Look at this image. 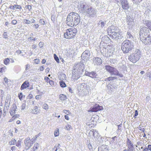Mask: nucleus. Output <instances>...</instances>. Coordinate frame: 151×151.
Here are the masks:
<instances>
[{
	"mask_svg": "<svg viewBox=\"0 0 151 151\" xmlns=\"http://www.w3.org/2000/svg\"><path fill=\"white\" fill-rule=\"evenodd\" d=\"M85 75L92 78H96L97 76L96 73L94 72H86Z\"/></svg>",
	"mask_w": 151,
	"mask_h": 151,
	"instance_id": "5701e85b",
	"label": "nucleus"
},
{
	"mask_svg": "<svg viewBox=\"0 0 151 151\" xmlns=\"http://www.w3.org/2000/svg\"><path fill=\"white\" fill-rule=\"evenodd\" d=\"M120 2L122 8L124 9H127L129 8V6L127 0H120Z\"/></svg>",
	"mask_w": 151,
	"mask_h": 151,
	"instance_id": "2eb2a0df",
	"label": "nucleus"
},
{
	"mask_svg": "<svg viewBox=\"0 0 151 151\" xmlns=\"http://www.w3.org/2000/svg\"><path fill=\"white\" fill-rule=\"evenodd\" d=\"M29 83L28 81H25L22 84L21 86L20 89L22 90L23 89L26 88L29 86Z\"/></svg>",
	"mask_w": 151,
	"mask_h": 151,
	"instance_id": "b1692460",
	"label": "nucleus"
},
{
	"mask_svg": "<svg viewBox=\"0 0 151 151\" xmlns=\"http://www.w3.org/2000/svg\"><path fill=\"white\" fill-rule=\"evenodd\" d=\"M145 25L147 26L149 29L151 31V21L146 20L144 22Z\"/></svg>",
	"mask_w": 151,
	"mask_h": 151,
	"instance_id": "a878e982",
	"label": "nucleus"
},
{
	"mask_svg": "<svg viewBox=\"0 0 151 151\" xmlns=\"http://www.w3.org/2000/svg\"><path fill=\"white\" fill-rule=\"evenodd\" d=\"M127 38L129 39H132L133 38V36L131 34V33L128 32L127 34Z\"/></svg>",
	"mask_w": 151,
	"mask_h": 151,
	"instance_id": "f704fd0d",
	"label": "nucleus"
},
{
	"mask_svg": "<svg viewBox=\"0 0 151 151\" xmlns=\"http://www.w3.org/2000/svg\"><path fill=\"white\" fill-rule=\"evenodd\" d=\"M127 144L128 146V149L130 151H132L133 149V145L131 141L128 139L127 141Z\"/></svg>",
	"mask_w": 151,
	"mask_h": 151,
	"instance_id": "4be33fe9",
	"label": "nucleus"
},
{
	"mask_svg": "<svg viewBox=\"0 0 151 151\" xmlns=\"http://www.w3.org/2000/svg\"><path fill=\"white\" fill-rule=\"evenodd\" d=\"M26 104L25 103H23L22 104L21 106L22 110H23L25 108Z\"/></svg>",
	"mask_w": 151,
	"mask_h": 151,
	"instance_id": "5fc2aeb1",
	"label": "nucleus"
},
{
	"mask_svg": "<svg viewBox=\"0 0 151 151\" xmlns=\"http://www.w3.org/2000/svg\"><path fill=\"white\" fill-rule=\"evenodd\" d=\"M71 127V126L70 125H68L65 127L66 129L67 130H70Z\"/></svg>",
	"mask_w": 151,
	"mask_h": 151,
	"instance_id": "052dcab7",
	"label": "nucleus"
},
{
	"mask_svg": "<svg viewBox=\"0 0 151 151\" xmlns=\"http://www.w3.org/2000/svg\"><path fill=\"white\" fill-rule=\"evenodd\" d=\"M23 95L22 93H20V94H18V97L20 100H22V99L23 97Z\"/></svg>",
	"mask_w": 151,
	"mask_h": 151,
	"instance_id": "3c124183",
	"label": "nucleus"
},
{
	"mask_svg": "<svg viewBox=\"0 0 151 151\" xmlns=\"http://www.w3.org/2000/svg\"><path fill=\"white\" fill-rule=\"evenodd\" d=\"M102 109L103 107L102 106H99L98 104H96L93 108H90V111L96 112Z\"/></svg>",
	"mask_w": 151,
	"mask_h": 151,
	"instance_id": "ddd939ff",
	"label": "nucleus"
},
{
	"mask_svg": "<svg viewBox=\"0 0 151 151\" xmlns=\"http://www.w3.org/2000/svg\"><path fill=\"white\" fill-rule=\"evenodd\" d=\"M88 8V5L83 2H81L78 6V8L79 12L82 13H86Z\"/></svg>",
	"mask_w": 151,
	"mask_h": 151,
	"instance_id": "6e6552de",
	"label": "nucleus"
},
{
	"mask_svg": "<svg viewBox=\"0 0 151 151\" xmlns=\"http://www.w3.org/2000/svg\"><path fill=\"white\" fill-rule=\"evenodd\" d=\"M39 147V145L37 143H35L34 147L31 149V151H35L37 150Z\"/></svg>",
	"mask_w": 151,
	"mask_h": 151,
	"instance_id": "7c9ffc66",
	"label": "nucleus"
},
{
	"mask_svg": "<svg viewBox=\"0 0 151 151\" xmlns=\"http://www.w3.org/2000/svg\"><path fill=\"white\" fill-rule=\"evenodd\" d=\"M106 21H103L102 20L100 21L99 23V24L100 25V27L101 28H103L105 26L106 24Z\"/></svg>",
	"mask_w": 151,
	"mask_h": 151,
	"instance_id": "c756f323",
	"label": "nucleus"
},
{
	"mask_svg": "<svg viewBox=\"0 0 151 151\" xmlns=\"http://www.w3.org/2000/svg\"><path fill=\"white\" fill-rule=\"evenodd\" d=\"M139 36L141 41L145 44H149L150 43L151 37L147 28L143 27L140 29Z\"/></svg>",
	"mask_w": 151,
	"mask_h": 151,
	"instance_id": "f03ea898",
	"label": "nucleus"
},
{
	"mask_svg": "<svg viewBox=\"0 0 151 151\" xmlns=\"http://www.w3.org/2000/svg\"><path fill=\"white\" fill-rule=\"evenodd\" d=\"M98 151H109L108 147L106 145H102L99 147Z\"/></svg>",
	"mask_w": 151,
	"mask_h": 151,
	"instance_id": "412c9836",
	"label": "nucleus"
},
{
	"mask_svg": "<svg viewBox=\"0 0 151 151\" xmlns=\"http://www.w3.org/2000/svg\"><path fill=\"white\" fill-rule=\"evenodd\" d=\"M40 61L39 59H36L34 60V62L36 64H38L39 63Z\"/></svg>",
	"mask_w": 151,
	"mask_h": 151,
	"instance_id": "4d7b16f0",
	"label": "nucleus"
},
{
	"mask_svg": "<svg viewBox=\"0 0 151 151\" xmlns=\"http://www.w3.org/2000/svg\"><path fill=\"white\" fill-rule=\"evenodd\" d=\"M17 107L14 105L10 109V114L11 116L13 115L15 113Z\"/></svg>",
	"mask_w": 151,
	"mask_h": 151,
	"instance_id": "bb28decb",
	"label": "nucleus"
},
{
	"mask_svg": "<svg viewBox=\"0 0 151 151\" xmlns=\"http://www.w3.org/2000/svg\"><path fill=\"white\" fill-rule=\"evenodd\" d=\"M37 39L36 38H33L32 37H30L27 39V40L28 41H30L31 40H33L35 41Z\"/></svg>",
	"mask_w": 151,
	"mask_h": 151,
	"instance_id": "37998d69",
	"label": "nucleus"
},
{
	"mask_svg": "<svg viewBox=\"0 0 151 151\" xmlns=\"http://www.w3.org/2000/svg\"><path fill=\"white\" fill-rule=\"evenodd\" d=\"M102 60L100 58L96 57L93 59V63L95 65H100L102 64Z\"/></svg>",
	"mask_w": 151,
	"mask_h": 151,
	"instance_id": "dca6fc26",
	"label": "nucleus"
},
{
	"mask_svg": "<svg viewBox=\"0 0 151 151\" xmlns=\"http://www.w3.org/2000/svg\"><path fill=\"white\" fill-rule=\"evenodd\" d=\"M133 1H134V3H135V4H137L138 3H139L141 2L142 0H133Z\"/></svg>",
	"mask_w": 151,
	"mask_h": 151,
	"instance_id": "6e6d98bb",
	"label": "nucleus"
},
{
	"mask_svg": "<svg viewBox=\"0 0 151 151\" xmlns=\"http://www.w3.org/2000/svg\"><path fill=\"white\" fill-rule=\"evenodd\" d=\"M102 54L106 57H109L111 56L114 52L113 48L110 46L106 48L103 47L101 50Z\"/></svg>",
	"mask_w": 151,
	"mask_h": 151,
	"instance_id": "0eeeda50",
	"label": "nucleus"
},
{
	"mask_svg": "<svg viewBox=\"0 0 151 151\" xmlns=\"http://www.w3.org/2000/svg\"><path fill=\"white\" fill-rule=\"evenodd\" d=\"M44 68L43 66H41L39 68L38 70H39L41 71H43L44 70Z\"/></svg>",
	"mask_w": 151,
	"mask_h": 151,
	"instance_id": "680f3d73",
	"label": "nucleus"
},
{
	"mask_svg": "<svg viewBox=\"0 0 151 151\" xmlns=\"http://www.w3.org/2000/svg\"><path fill=\"white\" fill-rule=\"evenodd\" d=\"M109 36L112 39H115L116 40L120 39L122 37L121 35H120L119 32H116V33H114L112 35L111 34Z\"/></svg>",
	"mask_w": 151,
	"mask_h": 151,
	"instance_id": "f3484780",
	"label": "nucleus"
},
{
	"mask_svg": "<svg viewBox=\"0 0 151 151\" xmlns=\"http://www.w3.org/2000/svg\"><path fill=\"white\" fill-rule=\"evenodd\" d=\"M90 55V52L88 50H86L82 53L81 57L82 58L83 60H87L89 58Z\"/></svg>",
	"mask_w": 151,
	"mask_h": 151,
	"instance_id": "4468645a",
	"label": "nucleus"
},
{
	"mask_svg": "<svg viewBox=\"0 0 151 151\" xmlns=\"http://www.w3.org/2000/svg\"><path fill=\"white\" fill-rule=\"evenodd\" d=\"M147 76L149 77L150 78L151 80V73H149L147 74Z\"/></svg>",
	"mask_w": 151,
	"mask_h": 151,
	"instance_id": "e2e57ef3",
	"label": "nucleus"
},
{
	"mask_svg": "<svg viewBox=\"0 0 151 151\" xmlns=\"http://www.w3.org/2000/svg\"><path fill=\"white\" fill-rule=\"evenodd\" d=\"M141 56V51L137 49L129 57V60L134 63L138 61Z\"/></svg>",
	"mask_w": 151,
	"mask_h": 151,
	"instance_id": "423d86ee",
	"label": "nucleus"
},
{
	"mask_svg": "<svg viewBox=\"0 0 151 151\" xmlns=\"http://www.w3.org/2000/svg\"><path fill=\"white\" fill-rule=\"evenodd\" d=\"M147 148L148 150L151 151V145H148Z\"/></svg>",
	"mask_w": 151,
	"mask_h": 151,
	"instance_id": "774afa93",
	"label": "nucleus"
},
{
	"mask_svg": "<svg viewBox=\"0 0 151 151\" xmlns=\"http://www.w3.org/2000/svg\"><path fill=\"white\" fill-rule=\"evenodd\" d=\"M16 142V140L14 139H12L11 140L9 141V145H14L15 142Z\"/></svg>",
	"mask_w": 151,
	"mask_h": 151,
	"instance_id": "c9c22d12",
	"label": "nucleus"
},
{
	"mask_svg": "<svg viewBox=\"0 0 151 151\" xmlns=\"http://www.w3.org/2000/svg\"><path fill=\"white\" fill-rule=\"evenodd\" d=\"M10 60L9 58H6L4 60V63L6 65H8L9 63Z\"/></svg>",
	"mask_w": 151,
	"mask_h": 151,
	"instance_id": "4c0bfd02",
	"label": "nucleus"
},
{
	"mask_svg": "<svg viewBox=\"0 0 151 151\" xmlns=\"http://www.w3.org/2000/svg\"><path fill=\"white\" fill-rule=\"evenodd\" d=\"M133 47V43L129 40H124L122 43V49L123 52L127 53Z\"/></svg>",
	"mask_w": 151,
	"mask_h": 151,
	"instance_id": "20e7f679",
	"label": "nucleus"
},
{
	"mask_svg": "<svg viewBox=\"0 0 151 151\" xmlns=\"http://www.w3.org/2000/svg\"><path fill=\"white\" fill-rule=\"evenodd\" d=\"M127 20L128 23L129 22H131V21H132V22L134 21V19L132 18H131L130 16H129L127 17Z\"/></svg>",
	"mask_w": 151,
	"mask_h": 151,
	"instance_id": "e433bc0d",
	"label": "nucleus"
},
{
	"mask_svg": "<svg viewBox=\"0 0 151 151\" xmlns=\"http://www.w3.org/2000/svg\"><path fill=\"white\" fill-rule=\"evenodd\" d=\"M40 23L41 24L44 25L45 24V22L43 19H40L39 21Z\"/></svg>",
	"mask_w": 151,
	"mask_h": 151,
	"instance_id": "864d4df0",
	"label": "nucleus"
},
{
	"mask_svg": "<svg viewBox=\"0 0 151 151\" xmlns=\"http://www.w3.org/2000/svg\"><path fill=\"white\" fill-rule=\"evenodd\" d=\"M110 39L107 36H105L101 38V43H102V44H106L110 42Z\"/></svg>",
	"mask_w": 151,
	"mask_h": 151,
	"instance_id": "6ab92c4d",
	"label": "nucleus"
},
{
	"mask_svg": "<svg viewBox=\"0 0 151 151\" xmlns=\"http://www.w3.org/2000/svg\"><path fill=\"white\" fill-rule=\"evenodd\" d=\"M99 134L98 132L96 130L92 129L90 130L88 134L89 136L91 137H97L99 136Z\"/></svg>",
	"mask_w": 151,
	"mask_h": 151,
	"instance_id": "f8f14e48",
	"label": "nucleus"
},
{
	"mask_svg": "<svg viewBox=\"0 0 151 151\" xmlns=\"http://www.w3.org/2000/svg\"><path fill=\"white\" fill-rule=\"evenodd\" d=\"M9 8L12 10L14 9V6H10L9 7Z\"/></svg>",
	"mask_w": 151,
	"mask_h": 151,
	"instance_id": "69168bd1",
	"label": "nucleus"
},
{
	"mask_svg": "<svg viewBox=\"0 0 151 151\" xmlns=\"http://www.w3.org/2000/svg\"><path fill=\"white\" fill-rule=\"evenodd\" d=\"M63 111L64 113L67 114V115H68L70 113L69 111L65 109L63 110Z\"/></svg>",
	"mask_w": 151,
	"mask_h": 151,
	"instance_id": "09e8293b",
	"label": "nucleus"
},
{
	"mask_svg": "<svg viewBox=\"0 0 151 151\" xmlns=\"http://www.w3.org/2000/svg\"><path fill=\"white\" fill-rule=\"evenodd\" d=\"M54 135L55 137H57L59 136V129H57L54 132Z\"/></svg>",
	"mask_w": 151,
	"mask_h": 151,
	"instance_id": "58836bf2",
	"label": "nucleus"
},
{
	"mask_svg": "<svg viewBox=\"0 0 151 151\" xmlns=\"http://www.w3.org/2000/svg\"><path fill=\"white\" fill-rule=\"evenodd\" d=\"M6 67H5L1 68H0V72L4 73L5 72V70L6 69Z\"/></svg>",
	"mask_w": 151,
	"mask_h": 151,
	"instance_id": "49530a36",
	"label": "nucleus"
},
{
	"mask_svg": "<svg viewBox=\"0 0 151 151\" xmlns=\"http://www.w3.org/2000/svg\"><path fill=\"white\" fill-rule=\"evenodd\" d=\"M116 78V77H109L108 78H106L105 80L106 81H111L114 80Z\"/></svg>",
	"mask_w": 151,
	"mask_h": 151,
	"instance_id": "2f4dec72",
	"label": "nucleus"
},
{
	"mask_svg": "<svg viewBox=\"0 0 151 151\" xmlns=\"http://www.w3.org/2000/svg\"><path fill=\"white\" fill-rule=\"evenodd\" d=\"M10 99L9 96H7L5 103L4 106L6 108L9 107L10 105Z\"/></svg>",
	"mask_w": 151,
	"mask_h": 151,
	"instance_id": "393cba45",
	"label": "nucleus"
},
{
	"mask_svg": "<svg viewBox=\"0 0 151 151\" xmlns=\"http://www.w3.org/2000/svg\"><path fill=\"white\" fill-rule=\"evenodd\" d=\"M5 82L6 83H7L8 82V79L6 77H5L4 78Z\"/></svg>",
	"mask_w": 151,
	"mask_h": 151,
	"instance_id": "338daca9",
	"label": "nucleus"
},
{
	"mask_svg": "<svg viewBox=\"0 0 151 151\" xmlns=\"http://www.w3.org/2000/svg\"><path fill=\"white\" fill-rule=\"evenodd\" d=\"M116 88L115 85L108 84L107 86V88L109 93L111 94L112 92L114 91V89Z\"/></svg>",
	"mask_w": 151,
	"mask_h": 151,
	"instance_id": "a211bd4d",
	"label": "nucleus"
},
{
	"mask_svg": "<svg viewBox=\"0 0 151 151\" xmlns=\"http://www.w3.org/2000/svg\"><path fill=\"white\" fill-rule=\"evenodd\" d=\"M65 75L64 74L62 73L59 76L60 79L64 80L65 78Z\"/></svg>",
	"mask_w": 151,
	"mask_h": 151,
	"instance_id": "79ce46f5",
	"label": "nucleus"
},
{
	"mask_svg": "<svg viewBox=\"0 0 151 151\" xmlns=\"http://www.w3.org/2000/svg\"><path fill=\"white\" fill-rule=\"evenodd\" d=\"M25 8L27 9H28L29 11H30L32 9V6L30 5H27L25 6Z\"/></svg>",
	"mask_w": 151,
	"mask_h": 151,
	"instance_id": "603ef678",
	"label": "nucleus"
},
{
	"mask_svg": "<svg viewBox=\"0 0 151 151\" xmlns=\"http://www.w3.org/2000/svg\"><path fill=\"white\" fill-rule=\"evenodd\" d=\"M77 32V30L75 28H72L67 29L64 34V37L67 39H72L74 37Z\"/></svg>",
	"mask_w": 151,
	"mask_h": 151,
	"instance_id": "39448f33",
	"label": "nucleus"
},
{
	"mask_svg": "<svg viewBox=\"0 0 151 151\" xmlns=\"http://www.w3.org/2000/svg\"><path fill=\"white\" fill-rule=\"evenodd\" d=\"M59 98L61 100H64L66 99V96L63 94H61L59 96Z\"/></svg>",
	"mask_w": 151,
	"mask_h": 151,
	"instance_id": "473e14b6",
	"label": "nucleus"
},
{
	"mask_svg": "<svg viewBox=\"0 0 151 151\" xmlns=\"http://www.w3.org/2000/svg\"><path fill=\"white\" fill-rule=\"evenodd\" d=\"M16 8V9H22V7L20 5H14V9Z\"/></svg>",
	"mask_w": 151,
	"mask_h": 151,
	"instance_id": "de8ad7c7",
	"label": "nucleus"
},
{
	"mask_svg": "<svg viewBox=\"0 0 151 151\" xmlns=\"http://www.w3.org/2000/svg\"><path fill=\"white\" fill-rule=\"evenodd\" d=\"M80 22V17L75 12H71L67 16L66 23L68 25L73 27L78 24Z\"/></svg>",
	"mask_w": 151,
	"mask_h": 151,
	"instance_id": "f257e3e1",
	"label": "nucleus"
},
{
	"mask_svg": "<svg viewBox=\"0 0 151 151\" xmlns=\"http://www.w3.org/2000/svg\"><path fill=\"white\" fill-rule=\"evenodd\" d=\"M86 13L91 17H95L97 15V10L92 7L90 6L87 9Z\"/></svg>",
	"mask_w": 151,
	"mask_h": 151,
	"instance_id": "9d476101",
	"label": "nucleus"
},
{
	"mask_svg": "<svg viewBox=\"0 0 151 151\" xmlns=\"http://www.w3.org/2000/svg\"><path fill=\"white\" fill-rule=\"evenodd\" d=\"M127 24L129 28L132 27L134 24V21L132 22V21H131V22H129L127 23Z\"/></svg>",
	"mask_w": 151,
	"mask_h": 151,
	"instance_id": "ea45409f",
	"label": "nucleus"
},
{
	"mask_svg": "<svg viewBox=\"0 0 151 151\" xmlns=\"http://www.w3.org/2000/svg\"><path fill=\"white\" fill-rule=\"evenodd\" d=\"M23 22L27 24H29L30 23L29 20L27 19H24L23 21Z\"/></svg>",
	"mask_w": 151,
	"mask_h": 151,
	"instance_id": "8fccbe9b",
	"label": "nucleus"
},
{
	"mask_svg": "<svg viewBox=\"0 0 151 151\" xmlns=\"http://www.w3.org/2000/svg\"><path fill=\"white\" fill-rule=\"evenodd\" d=\"M42 108L46 110H48L49 108L48 105L46 104H44L43 105Z\"/></svg>",
	"mask_w": 151,
	"mask_h": 151,
	"instance_id": "a19ab883",
	"label": "nucleus"
},
{
	"mask_svg": "<svg viewBox=\"0 0 151 151\" xmlns=\"http://www.w3.org/2000/svg\"><path fill=\"white\" fill-rule=\"evenodd\" d=\"M11 149L12 151H13L14 150H16V147L15 146H13L11 147Z\"/></svg>",
	"mask_w": 151,
	"mask_h": 151,
	"instance_id": "0e129e2a",
	"label": "nucleus"
},
{
	"mask_svg": "<svg viewBox=\"0 0 151 151\" xmlns=\"http://www.w3.org/2000/svg\"><path fill=\"white\" fill-rule=\"evenodd\" d=\"M74 73H73L72 77L73 79H77L79 78V76L84 70V65L82 62H80L79 63L75 64L73 67Z\"/></svg>",
	"mask_w": 151,
	"mask_h": 151,
	"instance_id": "7ed1b4c3",
	"label": "nucleus"
},
{
	"mask_svg": "<svg viewBox=\"0 0 151 151\" xmlns=\"http://www.w3.org/2000/svg\"><path fill=\"white\" fill-rule=\"evenodd\" d=\"M17 23V21L16 20H13L12 22V23L14 25H15Z\"/></svg>",
	"mask_w": 151,
	"mask_h": 151,
	"instance_id": "13d9d810",
	"label": "nucleus"
},
{
	"mask_svg": "<svg viewBox=\"0 0 151 151\" xmlns=\"http://www.w3.org/2000/svg\"><path fill=\"white\" fill-rule=\"evenodd\" d=\"M49 83L50 85H51L52 86L54 85V82L52 81H49Z\"/></svg>",
	"mask_w": 151,
	"mask_h": 151,
	"instance_id": "bf43d9fd",
	"label": "nucleus"
},
{
	"mask_svg": "<svg viewBox=\"0 0 151 151\" xmlns=\"http://www.w3.org/2000/svg\"><path fill=\"white\" fill-rule=\"evenodd\" d=\"M105 67L106 70L110 73L111 72H112V70L113 69V67L109 65H106Z\"/></svg>",
	"mask_w": 151,
	"mask_h": 151,
	"instance_id": "c85d7f7f",
	"label": "nucleus"
},
{
	"mask_svg": "<svg viewBox=\"0 0 151 151\" xmlns=\"http://www.w3.org/2000/svg\"><path fill=\"white\" fill-rule=\"evenodd\" d=\"M110 74L111 75L118 76L120 77H122L123 76L122 74L119 73L118 70L116 68L114 67L113 69L112 70V72H111Z\"/></svg>",
	"mask_w": 151,
	"mask_h": 151,
	"instance_id": "aec40b11",
	"label": "nucleus"
},
{
	"mask_svg": "<svg viewBox=\"0 0 151 151\" xmlns=\"http://www.w3.org/2000/svg\"><path fill=\"white\" fill-rule=\"evenodd\" d=\"M39 112L37 106H35L32 110L31 112L35 114H37Z\"/></svg>",
	"mask_w": 151,
	"mask_h": 151,
	"instance_id": "cd10ccee",
	"label": "nucleus"
},
{
	"mask_svg": "<svg viewBox=\"0 0 151 151\" xmlns=\"http://www.w3.org/2000/svg\"><path fill=\"white\" fill-rule=\"evenodd\" d=\"M3 37L5 39H8V35H7V33L6 32H4L3 33Z\"/></svg>",
	"mask_w": 151,
	"mask_h": 151,
	"instance_id": "c03bdc74",
	"label": "nucleus"
},
{
	"mask_svg": "<svg viewBox=\"0 0 151 151\" xmlns=\"http://www.w3.org/2000/svg\"><path fill=\"white\" fill-rule=\"evenodd\" d=\"M37 137L34 138L32 139H30L29 137H27L24 141V142L26 148L27 149H29L32 146V144L34 142V141L36 139Z\"/></svg>",
	"mask_w": 151,
	"mask_h": 151,
	"instance_id": "1a4fd4ad",
	"label": "nucleus"
},
{
	"mask_svg": "<svg viewBox=\"0 0 151 151\" xmlns=\"http://www.w3.org/2000/svg\"><path fill=\"white\" fill-rule=\"evenodd\" d=\"M54 58L56 62L57 63H59V60L58 57L56 56V55L55 54L54 55Z\"/></svg>",
	"mask_w": 151,
	"mask_h": 151,
	"instance_id": "a18cd8bd",
	"label": "nucleus"
},
{
	"mask_svg": "<svg viewBox=\"0 0 151 151\" xmlns=\"http://www.w3.org/2000/svg\"><path fill=\"white\" fill-rule=\"evenodd\" d=\"M60 86L62 87H65L66 86V85L64 81H60Z\"/></svg>",
	"mask_w": 151,
	"mask_h": 151,
	"instance_id": "72a5a7b5",
	"label": "nucleus"
},
{
	"mask_svg": "<svg viewBox=\"0 0 151 151\" xmlns=\"http://www.w3.org/2000/svg\"><path fill=\"white\" fill-rule=\"evenodd\" d=\"M119 30L117 27L114 26H111L107 29L108 35L109 36L110 34L112 35L114 33H116V32H119Z\"/></svg>",
	"mask_w": 151,
	"mask_h": 151,
	"instance_id": "9b49d317",
	"label": "nucleus"
}]
</instances>
